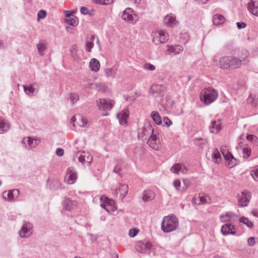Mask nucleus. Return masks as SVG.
Instances as JSON below:
<instances>
[{"instance_id":"nucleus-37","label":"nucleus","mask_w":258,"mask_h":258,"mask_svg":"<svg viewBox=\"0 0 258 258\" xmlns=\"http://www.w3.org/2000/svg\"><path fill=\"white\" fill-rule=\"evenodd\" d=\"M37 47L40 55H43L44 54V51L46 49L47 47L46 44L42 42H39L37 44Z\"/></svg>"},{"instance_id":"nucleus-36","label":"nucleus","mask_w":258,"mask_h":258,"mask_svg":"<svg viewBox=\"0 0 258 258\" xmlns=\"http://www.w3.org/2000/svg\"><path fill=\"white\" fill-rule=\"evenodd\" d=\"M239 219L238 216L232 212H227V221L235 222Z\"/></svg>"},{"instance_id":"nucleus-39","label":"nucleus","mask_w":258,"mask_h":258,"mask_svg":"<svg viewBox=\"0 0 258 258\" xmlns=\"http://www.w3.org/2000/svg\"><path fill=\"white\" fill-rule=\"evenodd\" d=\"M120 193L125 197L128 192V185L126 184H121L119 188Z\"/></svg>"},{"instance_id":"nucleus-50","label":"nucleus","mask_w":258,"mask_h":258,"mask_svg":"<svg viewBox=\"0 0 258 258\" xmlns=\"http://www.w3.org/2000/svg\"><path fill=\"white\" fill-rule=\"evenodd\" d=\"M144 68L147 70L154 71L155 70V67L150 63H147L144 65Z\"/></svg>"},{"instance_id":"nucleus-49","label":"nucleus","mask_w":258,"mask_h":258,"mask_svg":"<svg viewBox=\"0 0 258 258\" xmlns=\"http://www.w3.org/2000/svg\"><path fill=\"white\" fill-rule=\"evenodd\" d=\"M113 172L114 173H116V174H117L118 176H122V172H121L122 170L121 169V167L118 165H116L114 167V169H113Z\"/></svg>"},{"instance_id":"nucleus-26","label":"nucleus","mask_w":258,"mask_h":258,"mask_svg":"<svg viewBox=\"0 0 258 258\" xmlns=\"http://www.w3.org/2000/svg\"><path fill=\"white\" fill-rule=\"evenodd\" d=\"M195 144L200 148H204L207 144V140L205 138H196L194 140Z\"/></svg>"},{"instance_id":"nucleus-55","label":"nucleus","mask_w":258,"mask_h":258,"mask_svg":"<svg viewBox=\"0 0 258 258\" xmlns=\"http://www.w3.org/2000/svg\"><path fill=\"white\" fill-rule=\"evenodd\" d=\"M77 178H64V181L67 184H73L76 182Z\"/></svg>"},{"instance_id":"nucleus-43","label":"nucleus","mask_w":258,"mask_h":258,"mask_svg":"<svg viewBox=\"0 0 258 258\" xmlns=\"http://www.w3.org/2000/svg\"><path fill=\"white\" fill-rule=\"evenodd\" d=\"M113 0H92V1L96 4L102 5H109L112 3Z\"/></svg>"},{"instance_id":"nucleus-20","label":"nucleus","mask_w":258,"mask_h":258,"mask_svg":"<svg viewBox=\"0 0 258 258\" xmlns=\"http://www.w3.org/2000/svg\"><path fill=\"white\" fill-rule=\"evenodd\" d=\"M10 123L0 117V134H3L7 132L10 130Z\"/></svg>"},{"instance_id":"nucleus-15","label":"nucleus","mask_w":258,"mask_h":258,"mask_svg":"<svg viewBox=\"0 0 258 258\" xmlns=\"http://www.w3.org/2000/svg\"><path fill=\"white\" fill-rule=\"evenodd\" d=\"M63 209L68 211H71L76 207L77 202L76 201H72L69 198H66L63 201Z\"/></svg>"},{"instance_id":"nucleus-24","label":"nucleus","mask_w":258,"mask_h":258,"mask_svg":"<svg viewBox=\"0 0 258 258\" xmlns=\"http://www.w3.org/2000/svg\"><path fill=\"white\" fill-rule=\"evenodd\" d=\"M155 194L151 190H145L144 192L142 199L145 202L152 201L155 198Z\"/></svg>"},{"instance_id":"nucleus-3","label":"nucleus","mask_w":258,"mask_h":258,"mask_svg":"<svg viewBox=\"0 0 258 258\" xmlns=\"http://www.w3.org/2000/svg\"><path fill=\"white\" fill-rule=\"evenodd\" d=\"M155 132L152 125L149 123H146L143 128L139 130L138 138L143 141H145L151 137Z\"/></svg>"},{"instance_id":"nucleus-30","label":"nucleus","mask_w":258,"mask_h":258,"mask_svg":"<svg viewBox=\"0 0 258 258\" xmlns=\"http://www.w3.org/2000/svg\"><path fill=\"white\" fill-rule=\"evenodd\" d=\"M212 158V160L216 163H219L221 161V155L217 148L214 149Z\"/></svg>"},{"instance_id":"nucleus-22","label":"nucleus","mask_w":258,"mask_h":258,"mask_svg":"<svg viewBox=\"0 0 258 258\" xmlns=\"http://www.w3.org/2000/svg\"><path fill=\"white\" fill-rule=\"evenodd\" d=\"M225 19L221 14H215L213 16V23L214 25L220 26L223 24Z\"/></svg>"},{"instance_id":"nucleus-52","label":"nucleus","mask_w":258,"mask_h":258,"mask_svg":"<svg viewBox=\"0 0 258 258\" xmlns=\"http://www.w3.org/2000/svg\"><path fill=\"white\" fill-rule=\"evenodd\" d=\"M250 174L252 177H253L254 176L258 177V165L253 168L250 172Z\"/></svg>"},{"instance_id":"nucleus-45","label":"nucleus","mask_w":258,"mask_h":258,"mask_svg":"<svg viewBox=\"0 0 258 258\" xmlns=\"http://www.w3.org/2000/svg\"><path fill=\"white\" fill-rule=\"evenodd\" d=\"M242 151L243 153V158H247L250 156L251 154V150L250 148L248 147H245L243 148Z\"/></svg>"},{"instance_id":"nucleus-48","label":"nucleus","mask_w":258,"mask_h":258,"mask_svg":"<svg viewBox=\"0 0 258 258\" xmlns=\"http://www.w3.org/2000/svg\"><path fill=\"white\" fill-rule=\"evenodd\" d=\"M46 16V12L45 11L41 10H40L37 14V19L39 20L40 19H43Z\"/></svg>"},{"instance_id":"nucleus-28","label":"nucleus","mask_w":258,"mask_h":258,"mask_svg":"<svg viewBox=\"0 0 258 258\" xmlns=\"http://www.w3.org/2000/svg\"><path fill=\"white\" fill-rule=\"evenodd\" d=\"M96 36L95 35H91V36L87 40V41L86 42V50L87 52H90L91 51V49L94 46V43L93 41H94L95 39Z\"/></svg>"},{"instance_id":"nucleus-19","label":"nucleus","mask_w":258,"mask_h":258,"mask_svg":"<svg viewBox=\"0 0 258 258\" xmlns=\"http://www.w3.org/2000/svg\"><path fill=\"white\" fill-rule=\"evenodd\" d=\"M238 162V161L234 158L229 151L227 152V167L232 168L237 165Z\"/></svg>"},{"instance_id":"nucleus-60","label":"nucleus","mask_w":258,"mask_h":258,"mask_svg":"<svg viewBox=\"0 0 258 258\" xmlns=\"http://www.w3.org/2000/svg\"><path fill=\"white\" fill-rule=\"evenodd\" d=\"M80 12L83 15L88 14L89 12L88 9L85 7H82L80 9Z\"/></svg>"},{"instance_id":"nucleus-31","label":"nucleus","mask_w":258,"mask_h":258,"mask_svg":"<svg viewBox=\"0 0 258 258\" xmlns=\"http://www.w3.org/2000/svg\"><path fill=\"white\" fill-rule=\"evenodd\" d=\"M35 84H30L28 86H23L24 90L26 94L29 96H33L35 91V88H34V86Z\"/></svg>"},{"instance_id":"nucleus-14","label":"nucleus","mask_w":258,"mask_h":258,"mask_svg":"<svg viewBox=\"0 0 258 258\" xmlns=\"http://www.w3.org/2000/svg\"><path fill=\"white\" fill-rule=\"evenodd\" d=\"M40 141L39 139H33L31 137L24 138L22 142V144L26 145L28 144V146L31 148H35Z\"/></svg>"},{"instance_id":"nucleus-46","label":"nucleus","mask_w":258,"mask_h":258,"mask_svg":"<svg viewBox=\"0 0 258 258\" xmlns=\"http://www.w3.org/2000/svg\"><path fill=\"white\" fill-rule=\"evenodd\" d=\"M199 199L200 200L201 204H205L208 203L207 199H209V197L208 196H203L200 195L199 196Z\"/></svg>"},{"instance_id":"nucleus-53","label":"nucleus","mask_w":258,"mask_h":258,"mask_svg":"<svg viewBox=\"0 0 258 258\" xmlns=\"http://www.w3.org/2000/svg\"><path fill=\"white\" fill-rule=\"evenodd\" d=\"M255 243V238L253 237H251L247 239V244L249 246H253Z\"/></svg>"},{"instance_id":"nucleus-12","label":"nucleus","mask_w":258,"mask_h":258,"mask_svg":"<svg viewBox=\"0 0 258 258\" xmlns=\"http://www.w3.org/2000/svg\"><path fill=\"white\" fill-rule=\"evenodd\" d=\"M247 9L251 14L258 16V1L250 0L247 4Z\"/></svg>"},{"instance_id":"nucleus-4","label":"nucleus","mask_w":258,"mask_h":258,"mask_svg":"<svg viewBox=\"0 0 258 258\" xmlns=\"http://www.w3.org/2000/svg\"><path fill=\"white\" fill-rule=\"evenodd\" d=\"M152 244L149 240L144 239L138 241L135 245L136 250L142 253H150Z\"/></svg>"},{"instance_id":"nucleus-9","label":"nucleus","mask_w":258,"mask_h":258,"mask_svg":"<svg viewBox=\"0 0 258 258\" xmlns=\"http://www.w3.org/2000/svg\"><path fill=\"white\" fill-rule=\"evenodd\" d=\"M155 131L154 133L147 139V143L153 149L158 150L159 147L160 140Z\"/></svg>"},{"instance_id":"nucleus-13","label":"nucleus","mask_w":258,"mask_h":258,"mask_svg":"<svg viewBox=\"0 0 258 258\" xmlns=\"http://www.w3.org/2000/svg\"><path fill=\"white\" fill-rule=\"evenodd\" d=\"M100 200L101 202H103V203L101 204V207L103 208L107 211L108 213H110V209L109 208L106 207V205L108 206H110V208L112 209V206L114 205V201L113 200H110L106 197L101 196L100 198Z\"/></svg>"},{"instance_id":"nucleus-25","label":"nucleus","mask_w":258,"mask_h":258,"mask_svg":"<svg viewBox=\"0 0 258 258\" xmlns=\"http://www.w3.org/2000/svg\"><path fill=\"white\" fill-rule=\"evenodd\" d=\"M100 62L96 58H92L90 61V67L92 71L97 72L100 69Z\"/></svg>"},{"instance_id":"nucleus-59","label":"nucleus","mask_w":258,"mask_h":258,"mask_svg":"<svg viewBox=\"0 0 258 258\" xmlns=\"http://www.w3.org/2000/svg\"><path fill=\"white\" fill-rule=\"evenodd\" d=\"M180 181L178 179H175L173 182V185L176 189H178L180 186Z\"/></svg>"},{"instance_id":"nucleus-38","label":"nucleus","mask_w":258,"mask_h":258,"mask_svg":"<svg viewBox=\"0 0 258 258\" xmlns=\"http://www.w3.org/2000/svg\"><path fill=\"white\" fill-rule=\"evenodd\" d=\"M2 196L5 200L12 201L14 199L13 195H12V190H9L8 192L7 191L3 192Z\"/></svg>"},{"instance_id":"nucleus-42","label":"nucleus","mask_w":258,"mask_h":258,"mask_svg":"<svg viewBox=\"0 0 258 258\" xmlns=\"http://www.w3.org/2000/svg\"><path fill=\"white\" fill-rule=\"evenodd\" d=\"M79 99V96L77 94L74 93L70 94L69 96V100L73 104L77 102Z\"/></svg>"},{"instance_id":"nucleus-47","label":"nucleus","mask_w":258,"mask_h":258,"mask_svg":"<svg viewBox=\"0 0 258 258\" xmlns=\"http://www.w3.org/2000/svg\"><path fill=\"white\" fill-rule=\"evenodd\" d=\"M139 230L136 228H132L129 230L128 235L130 237H133L137 235Z\"/></svg>"},{"instance_id":"nucleus-57","label":"nucleus","mask_w":258,"mask_h":258,"mask_svg":"<svg viewBox=\"0 0 258 258\" xmlns=\"http://www.w3.org/2000/svg\"><path fill=\"white\" fill-rule=\"evenodd\" d=\"M64 13L66 18H71L72 17H73V16H74L73 15L74 12L73 11H65Z\"/></svg>"},{"instance_id":"nucleus-8","label":"nucleus","mask_w":258,"mask_h":258,"mask_svg":"<svg viewBox=\"0 0 258 258\" xmlns=\"http://www.w3.org/2000/svg\"><path fill=\"white\" fill-rule=\"evenodd\" d=\"M33 225L28 222H25L19 231V235L22 238L29 237L33 233Z\"/></svg>"},{"instance_id":"nucleus-18","label":"nucleus","mask_w":258,"mask_h":258,"mask_svg":"<svg viewBox=\"0 0 258 258\" xmlns=\"http://www.w3.org/2000/svg\"><path fill=\"white\" fill-rule=\"evenodd\" d=\"M46 183L47 187L50 189H58L61 185L56 178H48Z\"/></svg>"},{"instance_id":"nucleus-11","label":"nucleus","mask_w":258,"mask_h":258,"mask_svg":"<svg viewBox=\"0 0 258 258\" xmlns=\"http://www.w3.org/2000/svg\"><path fill=\"white\" fill-rule=\"evenodd\" d=\"M164 23L168 27H173L177 25V21L174 15L169 14L164 17Z\"/></svg>"},{"instance_id":"nucleus-61","label":"nucleus","mask_w":258,"mask_h":258,"mask_svg":"<svg viewBox=\"0 0 258 258\" xmlns=\"http://www.w3.org/2000/svg\"><path fill=\"white\" fill-rule=\"evenodd\" d=\"M238 29L244 28L246 26V24L244 22H237L236 23Z\"/></svg>"},{"instance_id":"nucleus-21","label":"nucleus","mask_w":258,"mask_h":258,"mask_svg":"<svg viewBox=\"0 0 258 258\" xmlns=\"http://www.w3.org/2000/svg\"><path fill=\"white\" fill-rule=\"evenodd\" d=\"M183 50V47L181 45H171L168 47L167 51L169 54H173L174 55L178 54Z\"/></svg>"},{"instance_id":"nucleus-58","label":"nucleus","mask_w":258,"mask_h":258,"mask_svg":"<svg viewBox=\"0 0 258 258\" xmlns=\"http://www.w3.org/2000/svg\"><path fill=\"white\" fill-rule=\"evenodd\" d=\"M56 154L58 156H62L63 155L64 151L61 148H57L55 151Z\"/></svg>"},{"instance_id":"nucleus-34","label":"nucleus","mask_w":258,"mask_h":258,"mask_svg":"<svg viewBox=\"0 0 258 258\" xmlns=\"http://www.w3.org/2000/svg\"><path fill=\"white\" fill-rule=\"evenodd\" d=\"M65 22L73 26H76L78 24V19L75 16H73L71 18H66Z\"/></svg>"},{"instance_id":"nucleus-1","label":"nucleus","mask_w":258,"mask_h":258,"mask_svg":"<svg viewBox=\"0 0 258 258\" xmlns=\"http://www.w3.org/2000/svg\"><path fill=\"white\" fill-rule=\"evenodd\" d=\"M178 226V218L174 214H170L163 217L161 228L164 233H169L175 230Z\"/></svg>"},{"instance_id":"nucleus-7","label":"nucleus","mask_w":258,"mask_h":258,"mask_svg":"<svg viewBox=\"0 0 258 258\" xmlns=\"http://www.w3.org/2000/svg\"><path fill=\"white\" fill-rule=\"evenodd\" d=\"M96 103L100 110H110L114 105L113 100L107 99H99Z\"/></svg>"},{"instance_id":"nucleus-63","label":"nucleus","mask_w":258,"mask_h":258,"mask_svg":"<svg viewBox=\"0 0 258 258\" xmlns=\"http://www.w3.org/2000/svg\"><path fill=\"white\" fill-rule=\"evenodd\" d=\"M220 151L223 156L225 160H226V146H221Z\"/></svg>"},{"instance_id":"nucleus-40","label":"nucleus","mask_w":258,"mask_h":258,"mask_svg":"<svg viewBox=\"0 0 258 258\" xmlns=\"http://www.w3.org/2000/svg\"><path fill=\"white\" fill-rule=\"evenodd\" d=\"M227 228H228V230L227 231V235L229 234L232 235L236 234L235 226L233 225L230 223H227Z\"/></svg>"},{"instance_id":"nucleus-56","label":"nucleus","mask_w":258,"mask_h":258,"mask_svg":"<svg viewBox=\"0 0 258 258\" xmlns=\"http://www.w3.org/2000/svg\"><path fill=\"white\" fill-rule=\"evenodd\" d=\"M78 160L79 162L84 164L86 162V155L85 154H81L78 157Z\"/></svg>"},{"instance_id":"nucleus-51","label":"nucleus","mask_w":258,"mask_h":258,"mask_svg":"<svg viewBox=\"0 0 258 258\" xmlns=\"http://www.w3.org/2000/svg\"><path fill=\"white\" fill-rule=\"evenodd\" d=\"M82 153L86 155V162L88 163L89 164H90L93 160L92 157L89 154L85 153L84 152Z\"/></svg>"},{"instance_id":"nucleus-27","label":"nucleus","mask_w":258,"mask_h":258,"mask_svg":"<svg viewBox=\"0 0 258 258\" xmlns=\"http://www.w3.org/2000/svg\"><path fill=\"white\" fill-rule=\"evenodd\" d=\"M159 41L160 43H164L168 39V35L167 33L163 30H161L158 32Z\"/></svg>"},{"instance_id":"nucleus-23","label":"nucleus","mask_w":258,"mask_h":258,"mask_svg":"<svg viewBox=\"0 0 258 258\" xmlns=\"http://www.w3.org/2000/svg\"><path fill=\"white\" fill-rule=\"evenodd\" d=\"M210 132L212 133H217L221 128V124L219 121L213 120L209 126Z\"/></svg>"},{"instance_id":"nucleus-41","label":"nucleus","mask_w":258,"mask_h":258,"mask_svg":"<svg viewBox=\"0 0 258 258\" xmlns=\"http://www.w3.org/2000/svg\"><path fill=\"white\" fill-rule=\"evenodd\" d=\"M246 139L248 141L253 143L254 145H258V138L253 135H247Z\"/></svg>"},{"instance_id":"nucleus-44","label":"nucleus","mask_w":258,"mask_h":258,"mask_svg":"<svg viewBox=\"0 0 258 258\" xmlns=\"http://www.w3.org/2000/svg\"><path fill=\"white\" fill-rule=\"evenodd\" d=\"M216 65L220 68L225 69L226 58L225 57H222L220 58L219 61L217 63Z\"/></svg>"},{"instance_id":"nucleus-33","label":"nucleus","mask_w":258,"mask_h":258,"mask_svg":"<svg viewBox=\"0 0 258 258\" xmlns=\"http://www.w3.org/2000/svg\"><path fill=\"white\" fill-rule=\"evenodd\" d=\"M77 172L74 167H70L68 168L65 177H77Z\"/></svg>"},{"instance_id":"nucleus-16","label":"nucleus","mask_w":258,"mask_h":258,"mask_svg":"<svg viewBox=\"0 0 258 258\" xmlns=\"http://www.w3.org/2000/svg\"><path fill=\"white\" fill-rule=\"evenodd\" d=\"M117 118L119 119L120 124L124 125L127 123V119L128 117V111L127 109H124L120 113L116 114Z\"/></svg>"},{"instance_id":"nucleus-10","label":"nucleus","mask_w":258,"mask_h":258,"mask_svg":"<svg viewBox=\"0 0 258 258\" xmlns=\"http://www.w3.org/2000/svg\"><path fill=\"white\" fill-rule=\"evenodd\" d=\"M242 60L237 57H228L227 58V66L229 68L234 69L240 67L241 65Z\"/></svg>"},{"instance_id":"nucleus-5","label":"nucleus","mask_w":258,"mask_h":258,"mask_svg":"<svg viewBox=\"0 0 258 258\" xmlns=\"http://www.w3.org/2000/svg\"><path fill=\"white\" fill-rule=\"evenodd\" d=\"M251 198V193L247 190H245L240 194L237 195L238 205L240 207H247Z\"/></svg>"},{"instance_id":"nucleus-2","label":"nucleus","mask_w":258,"mask_h":258,"mask_svg":"<svg viewBox=\"0 0 258 258\" xmlns=\"http://www.w3.org/2000/svg\"><path fill=\"white\" fill-rule=\"evenodd\" d=\"M218 97L217 91L212 88L205 89L202 92L201 100L206 104L213 102Z\"/></svg>"},{"instance_id":"nucleus-35","label":"nucleus","mask_w":258,"mask_h":258,"mask_svg":"<svg viewBox=\"0 0 258 258\" xmlns=\"http://www.w3.org/2000/svg\"><path fill=\"white\" fill-rule=\"evenodd\" d=\"M239 221L240 223H242L245 225L247 227L252 228L253 227V223L248 220V218L245 217H242L239 219Z\"/></svg>"},{"instance_id":"nucleus-32","label":"nucleus","mask_w":258,"mask_h":258,"mask_svg":"<svg viewBox=\"0 0 258 258\" xmlns=\"http://www.w3.org/2000/svg\"><path fill=\"white\" fill-rule=\"evenodd\" d=\"M150 90L153 94H161L163 91V86L162 85L154 84L152 85Z\"/></svg>"},{"instance_id":"nucleus-29","label":"nucleus","mask_w":258,"mask_h":258,"mask_svg":"<svg viewBox=\"0 0 258 258\" xmlns=\"http://www.w3.org/2000/svg\"><path fill=\"white\" fill-rule=\"evenodd\" d=\"M151 116L155 123L158 125H160L162 123V120L159 113L157 112L153 111L151 112Z\"/></svg>"},{"instance_id":"nucleus-64","label":"nucleus","mask_w":258,"mask_h":258,"mask_svg":"<svg viewBox=\"0 0 258 258\" xmlns=\"http://www.w3.org/2000/svg\"><path fill=\"white\" fill-rule=\"evenodd\" d=\"M12 195H13V197L14 199L15 198H17L18 196L19 195V190L18 189H14L12 190Z\"/></svg>"},{"instance_id":"nucleus-54","label":"nucleus","mask_w":258,"mask_h":258,"mask_svg":"<svg viewBox=\"0 0 258 258\" xmlns=\"http://www.w3.org/2000/svg\"><path fill=\"white\" fill-rule=\"evenodd\" d=\"M163 121L164 124L167 126L171 125L172 123V121L167 117H164L163 118Z\"/></svg>"},{"instance_id":"nucleus-17","label":"nucleus","mask_w":258,"mask_h":258,"mask_svg":"<svg viewBox=\"0 0 258 258\" xmlns=\"http://www.w3.org/2000/svg\"><path fill=\"white\" fill-rule=\"evenodd\" d=\"M171 171L172 172L179 174L180 173L185 174L187 171V169L184 165L180 163L175 164L171 168Z\"/></svg>"},{"instance_id":"nucleus-6","label":"nucleus","mask_w":258,"mask_h":258,"mask_svg":"<svg viewBox=\"0 0 258 258\" xmlns=\"http://www.w3.org/2000/svg\"><path fill=\"white\" fill-rule=\"evenodd\" d=\"M122 19L131 23H135L138 21L137 16L134 13L132 9L127 8L122 12Z\"/></svg>"},{"instance_id":"nucleus-62","label":"nucleus","mask_w":258,"mask_h":258,"mask_svg":"<svg viewBox=\"0 0 258 258\" xmlns=\"http://www.w3.org/2000/svg\"><path fill=\"white\" fill-rule=\"evenodd\" d=\"M81 119L82 124H80V126L82 127H85L87 126V121L86 119L83 118L82 116H80Z\"/></svg>"}]
</instances>
